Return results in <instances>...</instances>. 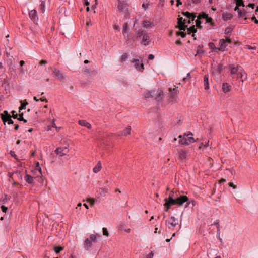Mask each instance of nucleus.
Returning a JSON list of instances; mask_svg holds the SVG:
<instances>
[{
	"label": "nucleus",
	"instance_id": "nucleus-1",
	"mask_svg": "<svg viewBox=\"0 0 258 258\" xmlns=\"http://www.w3.org/2000/svg\"><path fill=\"white\" fill-rule=\"evenodd\" d=\"M137 36L136 39H140L141 40V43L144 46H147L151 41L149 33L142 29H139L136 31Z\"/></svg>",
	"mask_w": 258,
	"mask_h": 258
},
{
	"label": "nucleus",
	"instance_id": "nucleus-2",
	"mask_svg": "<svg viewBox=\"0 0 258 258\" xmlns=\"http://www.w3.org/2000/svg\"><path fill=\"white\" fill-rule=\"evenodd\" d=\"M169 90V100L170 102H175L177 100V96L179 93V91L177 90V88L174 87L173 88H170L168 89Z\"/></svg>",
	"mask_w": 258,
	"mask_h": 258
},
{
	"label": "nucleus",
	"instance_id": "nucleus-3",
	"mask_svg": "<svg viewBox=\"0 0 258 258\" xmlns=\"http://www.w3.org/2000/svg\"><path fill=\"white\" fill-rule=\"evenodd\" d=\"M118 10L123 13H126L128 10V5L125 0H118Z\"/></svg>",
	"mask_w": 258,
	"mask_h": 258
},
{
	"label": "nucleus",
	"instance_id": "nucleus-4",
	"mask_svg": "<svg viewBox=\"0 0 258 258\" xmlns=\"http://www.w3.org/2000/svg\"><path fill=\"white\" fill-rule=\"evenodd\" d=\"M178 219L174 216H171L169 217L168 221H166V225L168 226L169 228L174 227L178 225Z\"/></svg>",
	"mask_w": 258,
	"mask_h": 258
},
{
	"label": "nucleus",
	"instance_id": "nucleus-5",
	"mask_svg": "<svg viewBox=\"0 0 258 258\" xmlns=\"http://www.w3.org/2000/svg\"><path fill=\"white\" fill-rule=\"evenodd\" d=\"M228 68L230 70V73L231 75L237 74V75H239V72L243 71V69L238 65L236 67H235L234 64H229L228 66Z\"/></svg>",
	"mask_w": 258,
	"mask_h": 258
},
{
	"label": "nucleus",
	"instance_id": "nucleus-6",
	"mask_svg": "<svg viewBox=\"0 0 258 258\" xmlns=\"http://www.w3.org/2000/svg\"><path fill=\"white\" fill-rule=\"evenodd\" d=\"M186 20L183 19L182 17H179L178 18V28L181 31H185L187 27L186 25Z\"/></svg>",
	"mask_w": 258,
	"mask_h": 258
},
{
	"label": "nucleus",
	"instance_id": "nucleus-7",
	"mask_svg": "<svg viewBox=\"0 0 258 258\" xmlns=\"http://www.w3.org/2000/svg\"><path fill=\"white\" fill-rule=\"evenodd\" d=\"M188 201V198L185 195H180L176 199V205L181 206L184 203H187Z\"/></svg>",
	"mask_w": 258,
	"mask_h": 258
},
{
	"label": "nucleus",
	"instance_id": "nucleus-8",
	"mask_svg": "<svg viewBox=\"0 0 258 258\" xmlns=\"http://www.w3.org/2000/svg\"><path fill=\"white\" fill-rule=\"evenodd\" d=\"M68 152V146L58 147L55 150V152L61 157L66 155Z\"/></svg>",
	"mask_w": 258,
	"mask_h": 258
},
{
	"label": "nucleus",
	"instance_id": "nucleus-9",
	"mask_svg": "<svg viewBox=\"0 0 258 258\" xmlns=\"http://www.w3.org/2000/svg\"><path fill=\"white\" fill-rule=\"evenodd\" d=\"M52 71L58 80L61 82L65 81V77L59 70L56 68H52Z\"/></svg>",
	"mask_w": 258,
	"mask_h": 258
},
{
	"label": "nucleus",
	"instance_id": "nucleus-10",
	"mask_svg": "<svg viewBox=\"0 0 258 258\" xmlns=\"http://www.w3.org/2000/svg\"><path fill=\"white\" fill-rule=\"evenodd\" d=\"M29 15L30 19L34 22H36L38 19L37 11L35 9H33V10L30 11L29 13Z\"/></svg>",
	"mask_w": 258,
	"mask_h": 258
},
{
	"label": "nucleus",
	"instance_id": "nucleus-11",
	"mask_svg": "<svg viewBox=\"0 0 258 258\" xmlns=\"http://www.w3.org/2000/svg\"><path fill=\"white\" fill-rule=\"evenodd\" d=\"M219 47L218 48V49L220 51H224L226 50V47L227 46L224 39H221L219 40Z\"/></svg>",
	"mask_w": 258,
	"mask_h": 258
},
{
	"label": "nucleus",
	"instance_id": "nucleus-12",
	"mask_svg": "<svg viewBox=\"0 0 258 258\" xmlns=\"http://www.w3.org/2000/svg\"><path fill=\"white\" fill-rule=\"evenodd\" d=\"M164 201L165 203H164V206H169L171 207L172 205H176V199L171 198L168 199L167 198H165L164 199Z\"/></svg>",
	"mask_w": 258,
	"mask_h": 258
},
{
	"label": "nucleus",
	"instance_id": "nucleus-13",
	"mask_svg": "<svg viewBox=\"0 0 258 258\" xmlns=\"http://www.w3.org/2000/svg\"><path fill=\"white\" fill-rule=\"evenodd\" d=\"M133 62L135 63V67L137 70L140 71H143L144 69V64L142 62L140 63L139 59H135Z\"/></svg>",
	"mask_w": 258,
	"mask_h": 258
},
{
	"label": "nucleus",
	"instance_id": "nucleus-14",
	"mask_svg": "<svg viewBox=\"0 0 258 258\" xmlns=\"http://www.w3.org/2000/svg\"><path fill=\"white\" fill-rule=\"evenodd\" d=\"M131 130V126H128L127 127H126L123 131H119V132L116 133V135L118 136H127V135L130 134Z\"/></svg>",
	"mask_w": 258,
	"mask_h": 258
},
{
	"label": "nucleus",
	"instance_id": "nucleus-15",
	"mask_svg": "<svg viewBox=\"0 0 258 258\" xmlns=\"http://www.w3.org/2000/svg\"><path fill=\"white\" fill-rule=\"evenodd\" d=\"M202 0H186L185 4L190 7H192L194 6L197 5L201 3Z\"/></svg>",
	"mask_w": 258,
	"mask_h": 258
},
{
	"label": "nucleus",
	"instance_id": "nucleus-16",
	"mask_svg": "<svg viewBox=\"0 0 258 258\" xmlns=\"http://www.w3.org/2000/svg\"><path fill=\"white\" fill-rule=\"evenodd\" d=\"M156 96L155 99L157 100V101H158V102L162 101V99H163V98L164 97V93L163 91L161 89H159L158 90V91L156 93Z\"/></svg>",
	"mask_w": 258,
	"mask_h": 258
},
{
	"label": "nucleus",
	"instance_id": "nucleus-17",
	"mask_svg": "<svg viewBox=\"0 0 258 258\" xmlns=\"http://www.w3.org/2000/svg\"><path fill=\"white\" fill-rule=\"evenodd\" d=\"M233 17V14L230 13H223L222 15V18L224 21L231 20Z\"/></svg>",
	"mask_w": 258,
	"mask_h": 258
},
{
	"label": "nucleus",
	"instance_id": "nucleus-18",
	"mask_svg": "<svg viewBox=\"0 0 258 258\" xmlns=\"http://www.w3.org/2000/svg\"><path fill=\"white\" fill-rule=\"evenodd\" d=\"M193 134L191 132H189L187 134L185 133L183 135L184 137H186V139L189 143H192L196 141L194 138L192 137Z\"/></svg>",
	"mask_w": 258,
	"mask_h": 258
},
{
	"label": "nucleus",
	"instance_id": "nucleus-19",
	"mask_svg": "<svg viewBox=\"0 0 258 258\" xmlns=\"http://www.w3.org/2000/svg\"><path fill=\"white\" fill-rule=\"evenodd\" d=\"M223 70V66L221 63H219L217 65L216 68H214L213 70V73H218L221 74Z\"/></svg>",
	"mask_w": 258,
	"mask_h": 258
},
{
	"label": "nucleus",
	"instance_id": "nucleus-20",
	"mask_svg": "<svg viewBox=\"0 0 258 258\" xmlns=\"http://www.w3.org/2000/svg\"><path fill=\"white\" fill-rule=\"evenodd\" d=\"M231 86L227 83H223L222 84V91L224 93H227L231 90Z\"/></svg>",
	"mask_w": 258,
	"mask_h": 258
},
{
	"label": "nucleus",
	"instance_id": "nucleus-21",
	"mask_svg": "<svg viewBox=\"0 0 258 258\" xmlns=\"http://www.w3.org/2000/svg\"><path fill=\"white\" fill-rule=\"evenodd\" d=\"M205 20V23H209V25L210 26L209 29L216 26V24L214 22L213 19L211 17H209V16H208V17H207Z\"/></svg>",
	"mask_w": 258,
	"mask_h": 258
},
{
	"label": "nucleus",
	"instance_id": "nucleus-22",
	"mask_svg": "<svg viewBox=\"0 0 258 258\" xmlns=\"http://www.w3.org/2000/svg\"><path fill=\"white\" fill-rule=\"evenodd\" d=\"M78 123L80 125L86 127L88 129L91 128V125L85 120H79Z\"/></svg>",
	"mask_w": 258,
	"mask_h": 258
},
{
	"label": "nucleus",
	"instance_id": "nucleus-23",
	"mask_svg": "<svg viewBox=\"0 0 258 258\" xmlns=\"http://www.w3.org/2000/svg\"><path fill=\"white\" fill-rule=\"evenodd\" d=\"M142 26L143 27L148 28L149 27H152L154 26L153 22H151L148 20H144L142 22Z\"/></svg>",
	"mask_w": 258,
	"mask_h": 258
},
{
	"label": "nucleus",
	"instance_id": "nucleus-24",
	"mask_svg": "<svg viewBox=\"0 0 258 258\" xmlns=\"http://www.w3.org/2000/svg\"><path fill=\"white\" fill-rule=\"evenodd\" d=\"M128 30V24L127 22H125L123 26V29H122V33L124 35V37L125 38L126 36H128V34L127 33Z\"/></svg>",
	"mask_w": 258,
	"mask_h": 258
},
{
	"label": "nucleus",
	"instance_id": "nucleus-25",
	"mask_svg": "<svg viewBox=\"0 0 258 258\" xmlns=\"http://www.w3.org/2000/svg\"><path fill=\"white\" fill-rule=\"evenodd\" d=\"M92 242L90 241L89 238H86L84 242V247L87 250H88L92 246Z\"/></svg>",
	"mask_w": 258,
	"mask_h": 258
},
{
	"label": "nucleus",
	"instance_id": "nucleus-26",
	"mask_svg": "<svg viewBox=\"0 0 258 258\" xmlns=\"http://www.w3.org/2000/svg\"><path fill=\"white\" fill-rule=\"evenodd\" d=\"M204 85L206 90H208L209 88V76L208 75H205L204 76Z\"/></svg>",
	"mask_w": 258,
	"mask_h": 258
},
{
	"label": "nucleus",
	"instance_id": "nucleus-27",
	"mask_svg": "<svg viewBox=\"0 0 258 258\" xmlns=\"http://www.w3.org/2000/svg\"><path fill=\"white\" fill-rule=\"evenodd\" d=\"M238 77L241 78V81L243 82L244 80H245L247 79V74L243 70V71H241L239 72V75H238Z\"/></svg>",
	"mask_w": 258,
	"mask_h": 258
},
{
	"label": "nucleus",
	"instance_id": "nucleus-28",
	"mask_svg": "<svg viewBox=\"0 0 258 258\" xmlns=\"http://www.w3.org/2000/svg\"><path fill=\"white\" fill-rule=\"evenodd\" d=\"M25 181L30 184H33V178L30 175L26 174L25 176Z\"/></svg>",
	"mask_w": 258,
	"mask_h": 258
},
{
	"label": "nucleus",
	"instance_id": "nucleus-29",
	"mask_svg": "<svg viewBox=\"0 0 258 258\" xmlns=\"http://www.w3.org/2000/svg\"><path fill=\"white\" fill-rule=\"evenodd\" d=\"M21 106L19 108V112H21V111L23 109H25L26 106L28 104V102L25 100L24 102L22 100L20 101Z\"/></svg>",
	"mask_w": 258,
	"mask_h": 258
},
{
	"label": "nucleus",
	"instance_id": "nucleus-30",
	"mask_svg": "<svg viewBox=\"0 0 258 258\" xmlns=\"http://www.w3.org/2000/svg\"><path fill=\"white\" fill-rule=\"evenodd\" d=\"M99 237H100L99 235H98L97 234H92L90 235L89 239L90 240V241L92 242L95 243L97 241V238Z\"/></svg>",
	"mask_w": 258,
	"mask_h": 258
},
{
	"label": "nucleus",
	"instance_id": "nucleus-31",
	"mask_svg": "<svg viewBox=\"0 0 258 258\" xmlns=\"http://www.w3.org/2000/svg\"><path fill=\"white\" fill-rule=\"evenodd\" d=\"M14 59L13 56H11V58H9L8 60H7V63L9 66L10 69H12L13 70L15 68V66L12 63V60Z\"/></svg>",
	"mask_w": 258,
	"mask_h": 258
},
{
	"label": "nucleus",
	"instance_id": "nucleus-32",
	"mask_svg": "<svg viewBox=\"0 0 258 258\" xmlns=\"http://www.w3.org/2000/svg\"><path fill=\"white\" fill-rule=\"evenodd\" d=\"M187 29L188 34H190L191 33H195L197 32V28H195V26L193 25L189 28H186Z\"/></svg>",
	"mask_w": 258,
	"mask_h": 258
},
{
	"label": "nucleus",
	"instance_id": "nucleus-33",
	"mask_svg": "<svg viewBox=\"0 0 258 258\" xmlns=\"http://www.w3.org/2000/svg\"><path fill=\"white\" fill-rule=\"evenodd\" d=\"M208 15L205 12H202L200 13L199 15L197 16V19L199 20H201L202 19H206L207 17H208Z\"/></svg>",
	"mask_w": 258,
	"mask_h": 258
},
{
	"label": "nucleus",
	"instance_id": "nucleus-34",
	"mask_svg": "<svg viewBox=\"0 0 258 258\" xmlns=\"http://www.w3.org/2000/svg\"><path fill=\"white\" fill-rule=\"evenodd\" d=\"M12 117H9V118L3 119V122L4 124H6V122H8V124H12L14 123L13 120L11 119Z\"/></svg>",
	"mask_w": 258,
	"mask_h": 258
},
{
	"label": "nucleus",
	"instance_id": "nucleus-35",
	"mask_svg": "<svg viewBox=\"0 0 258 258\" xmlns=\"http://www.w3.org/2000/svg\"><path fill=\"white\" fill-rule=\"evenodd\" d=\"M11 116L7 110L4 111L3 114H1V118L2 120H3V119H6Z\"/></svg>",
	"mask_w": 258,
	"mask_h": 258
},
{
	"label": "nucleus",
	"instance_id": "nucleus-36",
	"mask_svg": "<svg viewBox=\"0 0 258 258\" xmlns=\"http://www.w3.org/2000/svg\"><path fill=\"white\" fill-rule=\"evenodd\" d=\"M101 168V165L100 162H99L96 166L93 168V171L95 173L99 172Z\"/></svg>",
	"mask_w": 258,
	"mask_h": 258
},
{
	"label": "nucleus",
	"instance_id": "nucleus-37",
	"mask_svg": "<svg viewBox=\"0 0 258 258\" xmlns=\"http://www.w3.org/2000/svg\"><path fill=\"white\" fill-rule=\"evenodd\" d=\"M186 156H187V154L185 151H181L179 153V157L180 159L184 160V159H186Z\"/></svg>",
	"mask_w": 258,
	"mask_h": 258
},
{
	"label": "nucleus",
	"instance_id": "nucleus-38",
	"mask_svg": "<svg viewBox=\"0 0 258 258\" xmlns=\"http://www.w3.org/2000/svg\"><path fill=\"white\" fill-rule=\"evenodd\" d=\"M203 45H199L197 48V54H203L204 53V51L203 50Z\"/></svg>",
	"mask_w": 258,
	"mask_h": 258
},
{
	"label": "nucleus",
	"instance_id": "nucleus-39",
	"mask_svg": "<svg viewBox=\"0 0 258 258\" xmlns=\"http://www.w3.org/2000/svg\"><path fill=\"white\" fill-rule=\"evenodd\" d=\"M53 249L56 253H59L63 249V247L60 246H55L54 247Z\"/></svg>",
	"mask_w": 258,
	"mask_h": 258
},
{
	"label": "nucleus",
	"instance_id": "nucleus-40",
	"mask_svg": "<svg viewBox=\"0 0 258 258\" xmlns=\"http://www.w3.org/2000/svg\"><path fill=\"white\" fill-rule=\"evenodd\" d=\"M179 144L182 145H188L189 144V143L187 142V140L186 139V138H185V137H184L183 139H180L179 141Z\"/></svg>",
	"mask_w": 258,
	"mask_h": 258
},
{
	"label": "nucleus",
	"instance_id": "nucleus-41",
	"mask_svg": "<svg viewBox=\"0 0 258 258\" xmlns=\"http://www.w3.org/2000/svg\"><path fill=\"white\" fill-rule=\"evenodd\" d=\"M201 24L202 22L201 20L197 19V20H196V26H197V27L200 29H202L203 27Z\"/></svg>",
	"mask_w": 258,
	"mask_h": 258
},
{
	"label": "nucleus",
	"instance_id": "nucleus-42",
	"mask_svg": "<svg viewBox=\"0 0 258 258\" xmlns=\"http://www.w3.org/2000/svg\"><path fill=\"white\" fill-rule=\"evenodd\" d=\"M208 46L210 47V48L212 50V51H214V50L218 49V48H217L214 43L213 42H209L208 44Z\"/></svg>",
	"mask_w": 258,
	"mask_h": 258
},
{
	"label": "nucleus",
	"instance_id": "nucleus-43",
	"mask_svg": "<svg viewBox=\"0 0 258 258\" xmlns=\"http://www.w3.org/2000/svg\"><path fill=\"white\" fill-rule=\"evenodd\" d=\"M236 2V4L238 7H244V4L243 0H235Z\"/></svg>",
	"mask_w": 258,
	"mask_h": 258
},
{
	"label": "nucleus",
	"instance_id": "nucleus-44",
	"mask_svg": "<svg viewBox=\"0 0 258 258\" xmlns=\"http://www.w3.org/2000/svg\"><path fill=\"white\" fill-rule=\"evenodd\" d=\"M196 201L194 200H192L191 201H187L185 205V208L187 207L188 206H189L190 204L192 205V206L194 207L196 205Z\"/></svg>",
	"mask_w": 258,
	"mask_h": 258
},
{
	"label": "nucleus",
	"instance_id": "nucleus-45",
	"mask_svg": "<svg viewBox=\"0 0 258 258\" xmlns=\"http://www.w3.org/2000/svg\"><path fill=\"white\" fill-rule=\"evenodd\" d=\"M239 7L238 6H236L234 8V11H237L238 12V17L239 18H241V10L238 8Z\"/></svg>",
	"mask_w": 258,
	"mask_h": 258
},
{
	"label": "nucleus",
	"instance_id": "nucleus-46",
	"mask_svg": "<svg viewBox=\"0 0 258 258\" xmlns=\"http://www.w3.org/2000/svg\"><path fill=\"white\" fill-rule=\"evenodd\" d=\"M182 14L189 19H190L191 15H192L191 13H190L188 11H186L185 12H182Z\"/></svg>",
	"mask_w": 258,
	"mask_h": 258
},
{
	"label": "nucleus",
	"instance_id": "nucleus-47",
	"mask_svg": "<svg viewBox=\"0 0 258 258\" xmlns=\"http://www.w3.org/2000/svg\"><path fill=\"white\" fill-rule=\"evenodd\" d=\"M176 35L180 36L182 38H184L186 36V34L183 31H178L176 33Z\"/></svg>",
	"mask_w": 258,
	"mask_h": 258
},
{
	"label": "nucleus",
	"instance_id": "nucleus-48",
	"mask_svg": "<svg viewBox=\"0 0 258 258\" xmlns=\"http://www.w3.org/2000/svg\"><path fill=\"white\" fill-rule=\"evenodd\" d=\"M128 57V54L126 53H124L122 54L120 58V61L122 62L124 61Z\"/></svg>",
	"mask_w": 258,
	"mask_h": 258
},
{
	"label": "nucleus",
	"instance_id": "nucleus-49",
	"mask_svg": "<svg viewBox=\"0 0 258 258\" xmlns=\"http://www.w3.org/2000/svg\"><path fill=\"white\" fill-rule=\"evenodd\" d=\"M152 93H153L152 91H149L146 92V93L145 94V98H148L150 97V96H152Z\"/></svg>",
	"mask_w": 258,
	"mask_h": 258
},
{
	"label": "nucleus",
	"instance_id": "nucleus-50",
	"mask_svg": "<svg viewBox=\"0 0 258 258\" xmlns=\"http://www.w3.org/2000/svg\"><path fill=\"white\" fill-rule=\"evenodd\" d=\"M219 220H217L215 222H214L213 223V225H217V232H218L219 231H220V226H219Z\"/></svg>",
	"mask_w": 258,
	"mask_h": 258
},
{
	"label": "nucleus",
	"instance_id": "nucleus-51",
	"mask_svg": "<svg viewBox=\"0 0 258 258\" xmlns=\"http://www.w3.org/2000/svg\"><path fill=\"white\" fill-rule=\"evenodd\" d=\"M11 113L12 114V116H11L12 117H13L14 119H17L18 118V115L16 113V111H15L14 110H13L11 112Z\"/></svg>",
	"mask_w": 258,
	"mask_h": 258
},
{
	"label": "nucleus",
	"instance_id": "nucleus-52",
	"mask_svg": "<svg viewBox=\"0 0 258 258\" xmlns=\"http://www.w3.org/2000/svg\"><path fill=\"white\" fill-rule=\"evenodd\" d=\"M103 230V234L104 236H109V233L107 231V228H103L102 229Z\"/></svg>",
	"mask_w": 258,
	"mask_h": 258
},
{
	"label": "nucleus",
	"instance_id": "nucleus-53",
	"mask_svg": "<svg viewBox=\"0 0 258 258\" xmlns=\"http://www.w3.org/2000/svg\"><path fill=\"white\" fill-rule=\"evenodd\" d=\"M154 256L153 251H151L150 253L147 254L145 258H153Z\"/></svg>",
	"mask_w": 258,
	"mask_h": 258
},
{
	"label": "nucleus",
	"instance_id": "nucleus-54",
	"mask_svg": "<svg viewBox=\"0 0 258 258\" xmlns=\"http://www.w3.org/2000/svg\"><path fill=\"white\" fill-rule=\"evenodd\" d=\"M172 198L173 199H176V198L174 196V193L173 191H170L168 199H169V198Z\"/></svg>",
	"mask_w": 258,
	"mask_h": 258
},
{
	"label": "nucleus",
	"instance_id": "nucleus-55",
	"mask_svg": "<svg viewBox=\"0 0 258 258\" xmlns=\"http://www.w3.org/2000/svg\"><path fill=\"white\" fill-rule=\"evenodd\" d=\"M19 117H18V118H17L18 120L20 121H21V120H23V118H24V117H23V112L22 113L20 112L19 113Z\"/></svg>",
	"mask_w": 258,
	"mask_h": 258
},
{
	"label": "nucleus",
	"instance_id": "nucleus-56",
	"mask_svg": "<svg viewBox=\"0 0 258 258\" xmlns=\"http://www.w3.org/2000/svg\"><path fill=\"white\" fill-rule=\"evenodd\" d=\"M231 28L229 27H227L225 30V34H228L231 33Z\"/></svg>",
	"mask_w": 258,
	"mask_h": 258
},
{
	"label": "nucleus",
	"instance_id": "nucleus-57",
	"mask_svg": "<svg viewBox=\"0 0 258 258\" xmlns=\"http://www.w3.org/2000/svg\"><path fill=\"white\" fill-rule=\"evenodd\" d=\"M44 7H45V4L43 2L40 5V8L41 10L42 13H43L44 11Z\"/></svg>",
	"mask_w": 258,
	"mask_h": 258
},
{
	"label": "nucleus",
	"instance_id": "nucleus-58",
	"mask_svg": "<svg viewBox=\"0 0 258 258\" xmlns=\"http://www.w3.org/2000/svg\"><path fill=\"white\" fill-rule=\"evenodd\" d=\"M82 71L83 72H85V73H89V74H90V69H88L87 67L84 68L83 69H82Z\"/></svg>",
	"mask_w": 258,
	"mask_h": 258
},
{
	"label": "nucleus",
	"instance_id": "nucleus-59",
	"mask_svg": "<svg viewBox=\"0 0 258 258\" xmlns=\"http://www.w3.org/2000/svg\"><path fill=\"white\" fill-rule=\"evenodd\" d=\"M36 167V169L39 170V172L40 173V175H42L41 168V167L39 166V162L37 163Z\"/></svg>",
	"mask_w": 258,
	"mask_h": 258
},
{
	"label": "nucleus",
	"instance_id": "nucleus-60",
	"mask_svg": "<svg viewBox=\"0 0 258 258\" xmlns=\"http://www.w3.org/2000/svg\"><path fill=\"white\" fill-rule=\"evenodd\" d=\"M191 14L192 15H191L190 19H191L192 21H194L195 20L196 17H197L196 13H191Z\"/></svg>",
	"mask_w": 258,
	"mask_h": 258
},
{
	"label": "nucleus",
	"instance_id": "nucleus-61",
	"mask_svg": "<svg viewBox=\"0 0 258 258\" xmlns=\"http://www.w3.org/2000/svg\"><path fill=\"white\" fill-rule=\"evenodd\" d=\"M1 209H2V211L5 213H6L8 210L7 207H6V206H3V205L1 206Z\"/></svg>",
	"mask_w": 258,
	"mask_h": 258
},
{
	"label": "nucleus",
	"instance_id": "nucleus-62",
	"mask_svg": "<svg viewBox=\"0 0 258 258\" xmlns=\"http://www.w3.org/2000/svg\"><path fill=\"white\" fill-rule=\"evenodd\" d=\"M255 7V4L254 3H249L248 5L246 6V7H249L251 8L252 9H253Z\"/></svg>",
	"mask_w": 258,
	"mask_h": 258
},
{
	"label": "nucleus",
	"instance_id": "nucleus-63",
	"mask_svg": "<svg viewBox=\"0 0 258 258\" xmlns=\"http://www.w3.org/2000/svg\"><path fill=\"white\" fill-rule=\"evenodd\" d=\"M251 20L253 21L255 24H258V20L256 19L254 16L251 18Z\"/></svg>",
	"mask_w": 258,
	"mask_h": 258
},
{
	"label": "nucleus",
	"instance_id": "nucleus-64",
	"mask_svg": "<svg viewBox=\"0 0 258 258\" xmlns=\"http://www.w3.org/2000/svg\"><path fill=\"white\" fill-rule=\"evenodd\" d=\"M228 185L230 187H233V189H236V186L232 182H229L228 183Z\"/></svg>",
	"mask_w": 258,
	"mask_h": 258
}]
</instances>
